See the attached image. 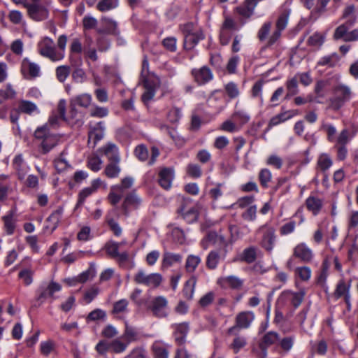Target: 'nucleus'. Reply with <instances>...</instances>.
<instances>
[{"mask_svg":"<svg viewBox=\"0 0 358 358\" xmlns=\"http://www.w3.org/2000/svg\"><path fill=\"white\" fill-rule=\"evenodd\" d=\"M228 247H218L211 250L206 257V265L210 270H215L220 261L225 259Z\"/></svg>","mask_w":358,"mask_h":358,"instance_id":"1a4fd4ad","label":"nucleus"},{"mask_svg":"<svg viewBox=\"0 0 358 358\" xmlns=\"http://www.w3.org/2000/svg\"><path fill=\"white\" fill-rule=\"evenodd\" d=\"M94 192H95L94 188H92L91 187L83 189L78 194V199L76 204V208L82 206L84 203L85 199L92 195Z\"/></svg>","mask_w":358,"mask_h":358,"instance_id":"6e6d98bb","label":"nucleus"},{"mask_svg":"<svg viewBox=\"0 0 358 358\" xmlns=\"http://www.w3.org/2000/svg\"><path fill=\"white\" fill-rule=\"evenodd\" d=\"M34 138L38 141V151L42 155H46L55 148L60 141L61 136L52 133L48 128V124L38 127L34 131Z\"/></svg>","mask_w":358,"mask_h":358,"instance_id":"f257e3e1","label":"nucleus"},{"mask_svg":"<svg viewBox=\"0 0 358 358\" xmlns=\"http://www.w3.org/2000/svg\"><path fill=\"white\" fill-rule=\"evenodd\" d=\"M317 165L322 171H326L332 165V160L329 155L322 154L317 160Z\"/></svg>","mask_w":358,"mask_h":358,"instance_id":"8fccbe9b","label":"nucleus"},{"mask_svg":"<svg viewBox=\"0 0 358 358\" xmlns=\"http://www.w3.org/2000/svg\"><path fill=\"white\" fill-rule=\"evenodd\" d=\"M257 233L262 234V238L259 243V245L267 252L271 253L276 241L275 228L270 225L264 224L257 230Z\"/></svg>","mask_w":358,"mask_h":358,"instance_id":"20e7f679","label":"nucleus"},{"mask_svg":"<svg viewBox=\"0 0 358 358\" xmlns=\"http://www.w3.org/2000/svg\"><path fill=\"white\" fill-rule=\"evenodd\" d=\"M26 9L29 17L34 21H43L48 18V9L41 3H29Z\"/></svg>","mask_w":358,"mask_h":358,"instance_id":"9b49d317","label":"nucleus"},{"mask_svg":"<svg viewBox=\"0 0 358 358\" xmlns=\"http://www.w3.org/2000/svg\"><path fill=\"white\" fill-rule=\"evenodd\" d=\"M297 114V110H291L288 111H285L284 113H281L274 117H273L268 125V129L271 128L272 127L276 126L278 124L285 122L287 120H289L292 118L293 116L296 115Z\"/></svg>","mask_w":358,"mask_h":358,"instance_id":"72a5a7b5","label":"nucleus"},{"mask_svg":"<svg viewBox=\"0 0 358 358\" xmlns=\"http://www.w3.org/2000/svg\"><path fill=\"white\" fill-rule=\"evenodd\" d=\"M203 38V34L201 31L194 34H185L184 37V48L186 50H192L199 41Z\"/></svg>","mask_w":358,"mask_h":358,"instance_id":"2f4dec72","label":"nucleus"},{"mask_svg":"<svg viewBox=\"0 0 358 358\" xmlns=\"http://www.w3.org/2000/svg\"><path fill=\"white\" fill-rule=\"evenodd\" d=\"M353 92L351 88L343 84L338 83L332 88V96L328 101V108L333 111H338L347 102L352 99Z\"/></svg>","mask_w":358,"mask_h":358,"instance_id":"f03ea898","label":"nucleus"},{"mask_svg":"<svg viewBox=\"0 0 358 358\" xmlns=\"http://www.w3.org/2000/svg\"><path fill=\"white\" fill-rule=\"evenodd\" d=\"M135 156L141 161L144 162L148 158V150L143 145H138L134 150Z\"/></svg>","mask_w":358,"mask_h":358,"instance_id":"69168bd1","label":"nucleus"},{"mask_svg":"<svg viewBox=\"0 0 358 358\" xmlns=\"http://www.w3.org/2000/svg\"><path fill=\"white\" fill-rule=\"evenodd\" d=\"M64 151L61 152L59 157L54 161L55 168L58 173L63 172L71 167L68 161L64 157Z\"/></svg>","mask_w":358,"mask_h":358,"instance_id":"a18cd8bd","label":"nucleus"},{"mask_svg":"<svg viewBox=\"0 0 358 358\" xmlns=\"http://www.w3.org/2000/svg\"><path fill=\"white\" fill-rule=\"evenodd\" d=\"M282 164L283 161L282 158L276 155H271L266 159V164L276 169H280L282 166Z\"/></svg>","mask_w":358,"mask_h":358,"instance_id":"680f3d73","label":"nucleus"},{"mask_svg":"<svg viewBox=\"0 0 358 358\" xmlns=\"http://www.w3.org/2000/svg\"><path fill=\"white\" fill-rule=\"evenodd\" d=\"M62 287L59 283L52 281L48 285H42L38 289L37 300L45 299L52 297L55 292H59Z\"/></svg>","mask_w":358,"mask_h":358,"instance_id":"aec40b11","label":"nucleus"},{"mask_svg":"<svg viewBox=\"0 0 358 358\" xmlns=\"http://www.w3.org/2000/svg\"><path fill=\"white\" fill-rule=\"evenodd\" d=\"M338 56L336 54L325 56L320 59L317 64L319 66H327L328 67H334L338 62Z\"/></svg>","mask_w":358,"mask_h":358,"instance_id":"5fc2aeb1","label":"nucleus"},{"mask_svg":"<svg viewBox=\"0 0 358 358\" xmlns=\"http://www.w3.org/2000/svg\"><path fill=\"white\" fill-rule=\"evenodd\" d=\"M348 26L346 24H342L338 26L334 31V38L335 40L345 38L348 31Z\"/></svg>","mask_w":358,"mask_h":358,"instance_id":"338daca9","label":"nucleus"},{"mask_svg":"<svg viewBox=\"0 0 358 358\" xmlns=\"http://www.w3.org/2000/svg\"><path fill=\"white\" fill-rule=\"evenodd\" d=\"M121 243L113 241H108L104 246L107 255L115 259L120 264H124L129 260V254L127 252H119V248Z\"/></svg>","mask_w":358,"mask_h":358,"instance_id":"6e6552de","label":"nucleus"},{"mask_svg":"<svg viewBox=\"0 0 358 358\" xmlns=\"http://www.w3.org/2000/svg\"><path fill=\"white\" fill-rule=\"evenodd\" d=\"M15 186L9 176L1 174L0 175V201H5L8 196L13 193Z\"/></svg>","mask_w":358,"mask_h":358,"instance_id":"f3484780","label":"nucleus"},{"mask_svg":"<svg viewBox=\"0 0 358 358\" xmlns=\"http://www.w3.org/2000/svg\"><path fill=\"white\" fill-rule=\"evenodd\" d=\"M289 15V10H285L281 13L275 23V30L282 32L286 28Z\"/></svg>","mask_w":358,"mask_h":358,"instance_id":"49530a36","label":"nucleus"},{"mask_svg":"<svg viewBox=\"0 0 358 358\" xmlns=\"http://www.w3.org/2000/svg\"><path fill=\"white\" fill-rule=\"evenodd\" d=\"M296 273L303 281H307L310 278L311 270L308 266H301L296 268Z\"/></svg>","mask_w":358,"mask_h":358,"instance_id":"774afa93","label":"nucleus"},{"mask_svg":"<svg viewBox=\"0 0 358 358\" xmlns=\"http://www.w3.org/2000/svg\"><path fill=\"white\" fill-rule=\"evenodd\" d=\"M134 182V180L131 177L123 178L120 185L113 186V189L121 192L123 194L125 189L130 188Z\"/></svg>","mask_w":358,"mask_h":358,"instance_id":"bf43d9fd","label":"nucleus"},{"mask_svg":"<svg viewBox=\"0 0 358 358\" xmlns=\"http://www.w3.org/2000/svg\"><path fill=\"white\" fill-rule=\"evenodd\" d=\"M92 96L90 94H82L78 96H76L71 100V104L79 106L80 107L87 108H88L92 103Z\"/></svg>","mask_w":358,"mask_h":358,"instance_id":"4c0bfd02","label":"nucleus"},{"mask_svg":"<svg viewBox=\"0 0 358 358\" xmlns=\"http://www.w3.org/2000/svg\"><path fill=\"white\" fill-rule=\"evenodd\" d=\"M192 202L190 198H182L178 213L189 224L196 221L199 217V211L195 206H189Z\"/></svg>","mask_w":358,"mask_h":358,"instance_id":"423d86ee","label":"nucleus"},{"mask_svg":"<svg viewBox=\"0 0 358 358\" xmlns=\"http://www.w3.org/2000/svg\"><path fill=\"white\" fill-rule=\"evenodd\" d=\"M158 175V182L159 185L166 190L169 189L174 178L173 169L167 167L162 168Z\"/></svg>","mask_w":358,"mask_h":358,"instance_id":"a211bd4d","label":"nucleus"},{"mask_svg":"<svg viewBox=\"0 0 358 358\" xmlns=\"http://www.w3.org/2000/svg\"><path fill=\"white\" fill-rule=\"evenodd\" d=\"M271 27V22H266L262 24L257 33V38L260 41H264L268 37Z\"/></svg>","mask_w":358,"mask_h":358,"instance_id":"13d9d810","label":"nucleus"},{"mask_svg":"<svg viewBox=\"0 0 358 358\" xmlns=\"http://www.w3.org/2000/svg\"><path fill=\"white\" fill-rule=\"evenodd\" d=\"M201 258L199 256L190 255L187 257L185 263L186 271L192 273L201 263Z\"/></svg>","mask_w":358,"mask_h":358,"instance_id":"79ce46f5","label":"nucleus"},{"mask_svg":"<svg viewBox=\"0 0 358 358\" xmlns=\"http://www.w3.org/2000/svg\"><path fill=\"white\" fill-rule=\"evenodd\" d=\"M119 162H111L108 163L103 171V173L108 178H113L118 176L120 172V167L118 165Z\"/></svg>","mask_w":358,"mask_h":358,"instance_id":"ea45409f","label":"nucleus"},{"mask_svg":"<svg viewBox=\"0 0 358 358\" xmlns=\"http://www.w3.org/2000/svg\"><path fill=\"white\" fill-rule=\"evenodd\" d=\"M37 109L38 108H37L36 105L31 101H27V100H22L19 103L18 110H19V111H20L22 113L31 115L34 111H36Z\"/></svg>","mask_w":358,"mask_h":358,"instance_id":"37998d69","label":"nucleus"},{"mask_svg":"<svg viewBox=\"0 0 358 358\" xmlns=\"http://www.w3.org/2000/svg\"><path fill=\"white\" fill-rule=\"evenodd\" d=\"M217 283L222 287H230L234 289H238L242 287L243 280L236 276L229 275L219 278Z\"/></svg>","mask_w":358,"mask_h":358,"instance_id":"4be33fe9","label":"nucleus"},{"mask_svg":"<svg viewBox=\"0 0 358 358\" xmlns=\"http://www.w3.org/2000/svg\"><path fill=\"white\" fill-rule=\"evenodd\" d=\"M154 358H169V351L163 345L155 343L152 345Z\"/></svg>","mask_w":358,"mask_h":358,"instance_id":"603ef678","label":"nucleus"},{"mask_svg":"<svg viewBox=\"0 0 358 358\" xmlns=\"http://www.w3.org/2000/svg\"><path fill=\"white\" fill-rule=\"evenodd\" d=\"M143 86L145 91L141 96V100L145 104H148L155 95L156 85L153 81L146 79L144 80Z\"/></svg>","mask_w":358,"mask_h":358,"instance_id":"c85d7f7f","label":"nucleus"},{"mask_svg":"<svg viewBox=\"0 0 358 358\" xmlns=\"http://www.w3.org/2000/svg\"><path fill=\"white\" fill-rule=\"evenodd\" d=\"M63 212L64 208L59 206L47 218L46 222L48 224L46 228L49 229L51 233L57 228L59 223L62 218Z\"/></svg>","mask_w":358,"mask_h":358,"instance_id":"b1692460","label":"nucleus"},{"mask_svg":"<svg viewBox=\"0 0 358 358\" xmlns=\"http://www.w3.org/2000/svg\"><path fill=\"white\" fill-rule=\"evenodd\" d=\"M40 66L36 63L31 62L28 58H24L21 63V73L26 78H34L40 76Z\"/></svg>","mask_w":358,"mask_h":358,"instance_id":"4468645a","label":"nucleus"},{"mask_svg":"<svg viewBox=\"0 0 358 358\" xmlns=\"http://www.w3.org/2000/svg\"><path fill=\"white\" fill-rule=\"evenodd\" d=\"M102 163L103 162L100 157L92 156L88 158L87 166L90 170L97 172L101 169Z\"/></svg>","mask_w":358,"mask_h":358,"instance_id":"864d4df0","label":"nucleus"},{"mask_svg":"<svg viewBox=\"0 0 358 358\" xmlns=\"http://www.w3.org/2000/svg\"><path fill=\"white\" fill-rule=\"evenodd\" d=\"M141 203V199L135 194L131 192L127 195L122 203V208L126 215H128L129 208L132 207L133 208H137Z\"/></svg>","mask_w":358,"mask_h":358,"instance_id":"bb28decb","label":"nucleus"},{"mask_svg":"<svg viewBox=\"0 0 358 358\" xmlns=\"http://www.w3.org/2000/svg\"><path fill=\"white\" fill-rule=\"evenodd\" d=\"M182 257L180 254L173 253L164 250L163 253V258L162 261V268H169L176 263H180Z\"/></svg>","mask_w":358,"mask_h":358,"instance_id":"7c9ffc66","label":"nucleus"},{"mask_svg":"<svg viewBox=\"0 0 358 358\" xmlns=\"http://www.w3.org/2000/svg\"><path fill=\"white\" fill-rule=\"evenodd\" d=\"M264 82L263 80H259L253 85L251 90V95L253 98L259 97L262 101V87Z\"/></svg>","mask_w":358,"mask_h":358,"instance_id":"052dcab7","label":"nucleus"},{"mask_svg":"<svg viewBox=\"0 0 358 358\" xmlns=\"http://www.w3.org/2000/svg\"><path fill=\"white\" fill-rule=\"evenodd\" d=\"M256 6V0H245L241 5L235 8V10L241 17L250 18L253 15Z\"/></svg>","mask_w":358,"mask_h":358,"instance_id":"412c9836","label":"nucleus"},{"mask_svg":"<svg viewBox=\"0 0 358 358\" xmlns=\"http://www.w3.org/2000/svg\"><path fill=\"white\" fill-rule=\"evenodd\" d=\"M128 345L124 341H122L120 339H115L110 343V347L113 352L121 353L127 349Z\"/></svg>","mask_w":358,"mask_h":358,"instance_id":"4d7b16f0","label":"nucleus"},{"mask_svg":"<svg viewBox=\"0 0 358 358\" xmlns=\"http://www.w3.org/2000/svg\"><path fill=\"white\" fill-rule=\"evenodd\" d=\"M258 249L255 246H250L243 250L241 255V260L246 262L247 264H252L257 259V252Z\"/></svg>","mask_w":358,"mask_h":358,"instance_id":"e433bc0d","label":"nucleus"},{"mask_svg":"<svg viewBox=\"0 0 358 358\" xmlns=\"http://www.w3.org/2000/svg\"><path fill=\"white\" fill-rule=\"evenodd\" d=\"M3 227L8 235H12L15 229L16 220L14 218V213L10 211L7 215L2 217Z\"/></svg>","mask_w":358,"mask_h":358,"instance_id":"c9c22d12","label":"nucleus"},{"mask_svg":"<svg viewBox=\"0 0 358 358\" xmlns=\"http://www.w3.org/2000/svg\"><path fill=\"white\" fill-rule=\"evenodd\" d=\"M306 206L309 211L317 215L322 208L323 201L317 196H310L306 200Z\"/></svg>","mask_w":358,"mask_h":358,"instance_id":"473e14b6","label":"nucleus"},{"mask_svg":"<svg viewBox=\"0 0 358 358\" xmlns=\"http://www.w3.org/2000/svg\"><path fill=\"white\" fill-rule=\"evenodd\" d=\"M118 6V0H101L97 5L96 8L101 12H106L115 8Z\"/></svg>","mask_w":358,"mask_h":358,"instance_id":"c03bdc74","label":"nucleus"},{"mask_svg":"<svg viewBox=\"0 0 358 358\" xmlns=\"http://www.w3.org/2000/svg\"><path fill=\"white\" fill-rule=\"evenodd\" d=\"M167 306V299L164 296H159L151 301L148 308L154 316L162 318L168 315Z\"/></svg>","mask_w":358,"mask_h":358,"instance_id":"9d476101","label":"nucleus"},{"mask_svg":"<svg viewBox=\"0 0 358 358\" xmlns=\"http://www.w3.org/2000/svg\"><path fill=\"white\" fill-rule=\"evenodd\" d=\"M105 127L103 122H99L93 127H90L88 132L87 143L94 148L96 143L104 136Z\"/></svg>","mask_w":358,"mask_h":358,"instance_id":"2eb2a0df","label":"nucleus"},{"mask_svg":"<svg viewBox=\"0 0 358 358\" xmlns=\"http://www.w3.org/2000/svg\"><path fill=\"white\" fill-rule=\"evenodd\" d=\"M286 87H287V92L285 96V99H288L291 96H292L298 93L297 79L296 78H292V79L287 80L286 82Z\"/></svg>","mask_w":358,"mask_h":358,"instance_id":"de8ad7c7","label":"nucleus"},{"mask_svg":"<svg viewBox=\"0 0 358 358\" xmlns=\"http://www.w3.org/2000/svg\"><path fill=\"white\" fill-rule=\"evenodd\" d=\"M305 295L306 292L304 289H301L297 292L285 290L280 294L278 299V303L285 305L287 302H290L292 306L294 308H296L301 304Z\"/></svg>","mask_w":358,"mask_h":358,"instance_id":"0eeeda50","label":"nucleus"},{"mask_svg":"<svg viewBox=\"0 0 358 358\" xmlns=\"http://www.w3.org/2000/svg\"><path fill=\"white\" fill-rule=\"evenodd\" d=\"M192 75L199 85L205 84L213 79V73L207 66L192 69Z\"/></svg>","mask_w":358,"mask_h":358,"instance_id":"6ab92c4d","label":"nucleus"},{"mask_svg":"<svg viewBox=\"0 0 358 358\" xmlns=\"http://www.w3.org/2000/svg\"><path fill=\"white\" fill-rule=\"evenodd\" d=\"M324 41V36L319 33H315L308 39V44L313 47H320Z\"/></svg>","mask_w":358,"mask_h":358,"instance_id":"e2e57ef3","label":"nucleus"},{"mask_svg":"<svg viewBox=\"0 0 358 358\" xmlns=\"http://www.w3.org/2000/svg\"><path fill=\"white\" fill-rule=\"evenodd\" d=\"M196 282V278L194 276H192L188 280L186 281L182 290L183 294L186 299H192Z\"/></svg>","mask_w":358,"mask_h":358,"instance_id":"a19ab883","label":"nucleus"},{"mask_svg":"<svg viewBox=\"0 0 358 358\" xmlns=\"http://www.w3.org/2000/svg\"><path fill=\"white\" fill-rule=\"evenodd\" d=\"M33 271L26 268L22 270L19 273L18 276L20 279H22L24 281L25 285H29L33 282Z\"/></svg>","mask_w":358,"mask_h":358,"instance_id":"0e129e2a","label":"nucleus"},{"mask_svg":"<svg viewBox=\"0 0 358 358\" xmlns=\"http://www.w3.org/2000/svg\"><path fill=\"white\" fill-rule=\"evenodd\" d=\"M350 284H346L343 280H340L337 285L336 288L333 294L334 297L336 299H338L342 296L346 297V295H350Z\"/></svg>","mask_w":358,"mask_h":358,"instance_id":"58836bf2","label":"nucleus"},{"mask_svg":"<svg viewBox=\"0 0 358 358\" xmlns=\"http://www.w3.org/2000/svg\"><path fill=\"white\" fill-rule=\"evenodd\" d=\"M272 178L271 172L268 169H262L258 175V179L261 185L264 188L268 187V183L271 182Z\"/></svg>","mask_w":358,"mask_h":358,"instance_id":"09e8293b","label":"nucleus"},{"mask_svg":"<svg viewBox=\"0 0 358 358\" xmlns=\"http://www.w3.org/2000/svg\"><path fill=\"white\" fill-rule=\"evenodd\" d=\"M65 121L71 126H76L78 127H81L83 124L82 116L78 113V110L72 104H71V109L69 115L67 117L66 116Z\"/></svg>","mask_w":358,"mask_h":358,"instance_id":"f704fd0d","label":"nucleus"},{"mask_svg":"<svg viewBox=\"0 0 358 358\" xmlns=\"http://www.w3.org/2000/svg\"><path fill=\"white\" fill-rule=\"evenodd\" d=\"M121 338L127 344H129L140 340V335L138 330L135 327L129 325L127 322H125L124 331Z\"/></svg>","mask_w":358,"mask_h":358,"instance_id":"393cba45","label":"nucleus"},{"mask_svg":"<svg viewBox=\"0 0 358 358\" xmlns=\"http://www.w3.org/2000/svg\"><path fill=\"white\" fill-rule=\"evenodd\" d=\"M279 340L280 336L275 331H271L264 334L259 344L260 348L264 351V357L266 355V348L276 343Z\"/></svg>","mask_w":358,"mask_h":358,"instance_id":"c756f323","label":"nucleus"},{"mask_svg":"<svg viewBox=\"0 0 358 358\" xmlns=\"http://www.w3.org/2000/svg\"><path fill=\"white\" fill-rule=\"evenodd\" d=\"M71 72L70 66L66 65L59 66L56 69V76L57 80L64 83L68 76H69Z\"/></svg>","mask_w":358,"mask_h":358,"instance_id":"3c124183","label":"nucleus"},{"mask_svg":"<svg viewBox=\"0 0 358 358\" xmlns=\"http://www.w3.org/2000/svg\"><path fill=\"white\" fill-rule=\"evenodd\" d=\"M99 151L108 158L110 162H120V158L119 156L118 148L115 144L113 143H108L106 145L100 148Z\"/></svg>","mask_w":358,"mask_h":358,"instance_id":"5701e85b","label":"nucleus"},{"mask_svg":"<svg viewBox=\"0 0 358 358\" xmlns=\"http://www.w3.org/2000/svg\"><path fill=\"white\" fill-rule=\"evenodd\" d=\"M162 280L161 274L158 273L147 274L143 269L138 270L134 276V281L136 284L143 285L152 288L159 287Z\"/></svg>","mask_w":358,"mask_h":358,"instance_id":"39448f33","label":"nucleus"},{"mask_svg":"<svg viewBox=\"0 0 358 358\" xmlns=\"http://www.w3.org/2000/svg\"><path fill=\"white\" fill-rule=\"evenodd\" d=\"M292 256L303 263L308 264L313 261L314 254L305 243H301L294 248Z\"/></svg>","mask_w":358,"mask_h":358,"instance_id":"f8f14e48","label":"nucleus"},{"mask_svg":"<svg viewBox=\"0 0 358 358\" xmlns=\"http://www.w3.org/2000/svg\"><path fill=\"white\" fill-rule=\"evenodd\" d=\"M255 318L254 313L251 311H243L236 317V324L239 329L248 328Z\"/></svg>","mask_w":358,"mask_h":358,"instance_id":"a878e982","label":"nucleus"},{"mask_svg":"<svg viewBox=\"0 0 358 358\" xmlns=\"http://www.w3.org/2000/svg\"><path fill=\"white\" fill-rule=\"evenodd\" d=\"M38 52L41 56L48 58L52 62L59 61L64 57V54L58 52L54 41L49 37H44L38 42Z\"/></svg>","mask_w":358,"mask_h":358,"instance_id":"7ed1b4c3","label":"nucleus"},{"mask_svg":"<svg viewBox=\"0 0 358 358\" xmlns=\"http://www.w3.org/2000/svg\"><path fill=\"white\" fill-rule=\"evenodd\" d=\"M13 166L17 172L18 179L20 180H24L27 173L28 167L24 162L22 155H18L15 157L13 161Z\"/></svg>","mask_w":358,"mask_h":358,"instance_id":"cd10ccee","label":"nucleus"},{"mask_svg":"<svg viewBox=\"0 0 358 358\" xmlns=\"http://www.w3.org/2000/svg\"><path fill=\"white\" fill-rule=\"evenodd\" d=\"M175 341L179 345H183L186 342V336L189 330V322L175 324L172 325Z\"/></svg>","mask_w":358,"mask_h":358,"instance_id":"dca6fc26","label":"nucleus"},{"mask_svg":"<svg viewBox=\"0 0 358 358\" xmlns=\"http://www.w3.org/2000/svg\"><path fill=\"white\" fill-rule=\"evenodd\" d=\"M208 243L212 245H217L219 247H228V241L225 237L214 231H208L201 240V245L204 250L208 248Z\"/></svg>","mask_w":358,"mask_h":358,"instance_id":"ddd939ff","label":"nucleus"}]
</instances>
